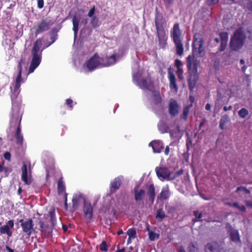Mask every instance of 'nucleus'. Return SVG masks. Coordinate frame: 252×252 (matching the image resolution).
Returning <instances> with one entry per match:
<instances>
[{"mask_svg":"<svg viewBox=\"0 0 252 252\" xmlns=\"http://www.w3.org/2000/svg\"><path fill=\"white\" fill-rule=\"evenodd\" d=\"M203 39L202 35L196 33L194 36L192 44V54L193 57L189 56L187 58V66L190 74L189 79V86L190 88H193L197 78L198 62L194 57H202L205 55V50L203 47Z\"/></svg>","mask_w":252,"mask_h":252,"instance_id":"1","label":"nucleus"},{"mask_svg":"<svg viewBox=\"0 0 252 252\" xmlns=\"http://www.w3.org/2000/svg\"><path fill=\"white\" fill-rule=\"evenodd\" d=\"M115 62L116 57L114 55L103 58L95 54L85 63L84 65V69L85 71H87V69L92 71L97 67L112 65Z\"/></svg>","mask_w":252,"mask_h":252,"instance_id":"2","label":"nucleus"},{"mask_svg":"<svg viewBox=\"0 0 252 252\" xmlns=\"http://www.w3.org/2000/svg\"><path fill=\"white\" fill-rule=\"evenodd\" d=\"M42 45V41L40 39H37L34 44L32 51V60L30 65L29 74L34 71L35 69L39 65L41 60V52L40 48Z\"/></svg>","mask_w":252,"mask_h":252,"instance_id":"3","label":"nucleus"},{"mask_svg":"<svg viewBox=\"0 0 252 252\" xmlns=\"http://www.w3.org/2000/svg\"><path fill=\"white\" fill-rule=\"evenodd\" d=\"M165 20L160 15H157L155 18V25L157 30V34L158 37V42L160 46L164 48L166 44L167 36L166 32L164 29Z\"/></svg>","mask_w":252,"mask_h":252,"instance_id":"4","label":"nucleus"},{"mask_svg":"<svg viewBox=\"0 0 252 252\" xmlns=\"http://www.w3.org/2000/svg\"><path fill=\"white\" fill-rule=\"evenodd\" d=\"M171 35L176 46L177 54L181 56L184 53V47L182 43L181 32L179 24H175L174 25Z\"/></svg>","mask_w":252,"mask_h":252,"instance_id":"5","label":"nucleus"},{"mask_svg":"<svg viewBox=\"0 0 252 252\" xmlns=\"http://www.w3.org/2000/svg\"><path fill=\"white\" fill-rule=\"evenodd\" d=\"M246 35L241 29L237 30L231 39L230 46L233 50H238L243 45Z\"/></svg>","mask_w":252,"mask_h":252,"instance_id":"6","label":"nucleus"},{"mask_svg":"<svg viewBox=\"0 0 252 252\" xmlns=\"http://www.w3.org/2000/svg\"><path fill=\"white\" fill-rule=\"evenodd\" d=\"M23 63V60L21 59L19 62V64L18 66V69L19 70V74L18 76L17 77L16 79L15 82L14 83L12 86H11L10 88L11 90V91L13 92V94L11 96L12 99L16 98L17 95H18L19 92H20V87L21 86V83L22 82V78H21V73H22V64Z\"/></svg>","mask_w":252,"mask_h":252,"instance_id":"7","label":"nucleus"},{"mask_svg":"<svg viewBox=\"0 0 252 252\" xmlns=\"http://www.w3.org/2000/svg\"><path fill=\"white\" fill-rule=\"evenodd\" d=\"M155 170L158 177L161 180H172L175 178V176H173V173L170 172L167 168L157 167Z\"/></svg>","mask_w":252,"mask_h":252,"instance_id":"8","label":"nucleus"},{"mask_svg":"<svg viewBox=\"0 0 252 252\" xmlns=\"http://www.w3.org/2000/svg\"><path fill=\"white\" fill-rule=\"evenodd\" d=\"M19 222L21 223L23 231L26 233L27 235L30 236L34 232L33 222L31 219L25 220L22 219L19 220Z\"/></svg>","mask_w":252,"mask_h":252,"instance_id":"9","label":"nucleus"},{"mask_svg":"<svg viewBox=\"0 0 252 252\" xmlns=\"http://www.w3.org/2000/svg\"><path fill=\"white\" fill-rule=\"evenodd\" d=\"M21 117L20 114V110L19 107H17L13 108L12 114L11 116V120L10 121V125L11 126H15L16 123L19 121V126L17 129L15 134L21 133V128L20 127Z\"/></svg>","mask_w":252,"mask_h":252,"instance_id":"10","label":"nucleus"},{"mask_svg":"<svg viewBox=\"0 0 252 252\" xmlns=\"http://www.w3.org/2000/svg\"><path fill=\"white\" fill-rule=\"evenodd\" d=\"M53 23L48 19H45L39 22L35 28V35L48 30Z\"/></svg>","mask_w":252,"mask_h":252,"instance_id":"11","label":"nucleus"},{"mask_svg":"<svg viewBox=\"0 0 252 252\" xmlns=\"http://www.w3.org/2000/svg\"><path fill=\"white\" fill-rule=\"evenodd\" d=\"M228 39V35L227 33L226 32L220 33L219 34V37H216L215 39V40L217 43L220 42V51H223L225 50L227 44Z\"/></svg>","mask_w":252,"mask_h":252,"instance_id":"12","label":"nucleus"},{"mask_svg":"<svg viewBox=\"0 0 252 252\" xmlns=\"http://www.w3.org/2000/svg\"><path fill=\"white\" fill-rule=\"evenodd\" d=\"M180 109V107L177 101L175 100H171L168 105L169 113L172 116H176Z\"/></svg>","mask_w":252,"mask_h":252,"instance_id":"13","label":"nucleus"},{"mask_svg":"<svg viewBox=\"0 0 252 252\" xmlns=\"http://www.w3.org/2000/svg\"><path fill=\"white\" fill-rule=\"evenodd\" d=\"M123 179L122 176H119L111 182L110 190L111 193H114L119 189Z\"/></svg>","mask_w":252,"mask_h":252,"instance_id":"14","label":"nucleus"},{"mask_svg":"<svg viewBox=\"0 0 252 252\" xmlns=\"http://www.w3.org/2000/svg\"><path fill=\"white\" fill-rule=\"evenodd\" d=\"M137 83L142 89L151 90L153 88V84L149 77H147L146 79L143 80H138Z\"/></svg>","mask_w":252,"mask_h":252,"instance_id":"15","label":"nucleus"},{"mask_svg":"<svg viewBox=\"0 0 252 252\" xmlns=\"http://www.w3.org/2000/svg\"><path fill=\"white\" fill-rule=\"evenodd\" d=\"M72 201L73 208H77L81 202H86L83 194L80 192H77L74 194Z\"/></svg>","mask_w":252,"mask_h":252,"instance_id":"16","label":"nucleus"},{"mask_svg":"<svg viewBox=\"0 0 252 252\" xmlns=\"http://www.w3.org/2000/svg\"><path fill=\"white\" fill-rule=\"evenodd\" d=\"M14 221L13 220H9L8 224L4 225L0 227V232L1 234H6L8 236H12V232L10 230V228L14 227Z\"/></svg>","mask_w":252,"mask_h":252,"instance_id":"17","label":"nucleus"},{"mask_svg":"<svg viewBox=\"0 0 252 252\" xmlns=\"http://www.w3.org/2000/svg\"><path fill=\"white\" fill-rule=\"evenodd\" d=\"M83 211L87 219L90 220L93 216V207L88 202H84Z\"/></svg>","mask_w":252,"mask_h":252,"instance_id":"18","label":"nucleus"},{"mask_svg":"<svg viewBox=\"0 0 252 252\" xmlns=\"http://www.w3.org/2000/svg\"><path fill=\"white\" fill-rule=\"evenodd\" d=\"M150 146H152L154 153H160L163 149V144L161 142L158 140L153 141L149 144Z\"/></svg>","mask_w":252,"mask_h":252,"instance_id":"19","label":"nucleus"},{"mask_svg":"<svg viewBox=\"0 0 252 252\" xmlns=\"http://www.w3.org/2000/svg\"><path fill=\"white\" fill-rule=\"evenodd\" d=\"M22 180L27 185H30L31 181L30 178L28 177V170L27 165L24 164L22 167Z\"/></svg>","mask_w":252,"mask_h":252,"instance_id":"20","label":"nucleus"},{"mask_svg":"<svg viewBox=\"0 0 252 252\" xmlns=\"http://www.w3.org/2000/svg\"><path fill=\"white\" fill-rule=\"evenodd\" d=\"M80 20V17L79 16L75 15L72 18L73 23V31L74 33V38H75L77 36V34L78 31L79 23Z\"/></svg>","mask_w":252,"mask_h":252,"instance_id":"21","label":"nucleus"},{"mask_svg":"<svg viewBox=\"0 0 252 252\" xmlns=\"http://www.w3.org/2000/svg\"><path fill=\"white\" fill-rule=\"evenodd\" d=\"M219 246L217 243L213 242L208 244L205 247V252H219Z\"/></svg>","mask_w":252,"mask_h":252,"instance_id":"22","label":"nucleus"},{"mask_svg":"<svg viewBox=\"0 0 252 252\" xmlns=\"http://www.w3.org/2000/svg\"><path fill=\"white\" fill-rule=\"evenodd\" d=\"M170 193L168 187H165L162 189L160 195L158 196V199L165 200L170 196Z\"/></svg>","mask_w":252,"mask_h":252,"instance_id":"23","label":"nucleus"},{"mask_svg":"<svg viewBox=\"0 0 252 252\" xmlns=\"http://www.w3.org/2000/svg\"><path fill=\"white\" fill-rule=\"evenodd\" d=\"M134 196L136 201H141L145 196V191L143 189H138V187L134 188Z\"/></svg>","mask_w":252,"mask_h":252,"instance_id":"24","label":"nucleus"},{"mask_svg":"<svg viewBox=\"0 0 252 252\" xmlns=\"http://www.w3.org/2000/svg\"><path fill=\"white\" fill-rule=\"evenodd\" d=\"M168 75L170 81V87L171 88L174 89L176 91H177L178 87L176 84V81L174 74L171 72H169Z\"/></svg>","mask_w":252,"mask_h":252,"instance_id":"25","label":"nucleus"},{"mask_svg":"<svg viewBox=\"0 0 252 252\" xmlns=\"http://www.w3.org/2000/svg\"><path fill=\"white\" fill-rule=\"evenodd\" d=\"M153 100L155 104H159L161 102L162 97L159 92L153 93Z\"/></svg>","mask_w":252,"mask_h":252,"instance_id":"26","label":"nucleus"},{"mask_svg":"<svg viewBox=\"0 0 252 252\" xmlns=\"http://www.w3.org/2000/svg\"><path fill=\"white\" fill-rule=\"evenodd\" d=\"M148 194L150 200H151L152 202L153 203L155 197V188L153 185H151L149 186L148 189Z\"/></svg>","mask_w":252,"mask_h":252,"instance_id":"27","label":"nucleus"},{"mask_svg":"<svg viewBox=\"0 0 252 252\" xmlns=\"http://www.w3.org/2000/svg\"><path fill=\"white\" fill-rule=\"evenodd\" d=\"M230 238L233 241L237 242L240 240L238 231L233 230L230 233Z\"/></svg>","mask_w":252,"mask_h":252,"instance_id":"28","label":"nucleus"},{"mask_svg":"<svg viewBox=\"0 0 252 252\" xmlns=\"http://www.w3.org/2000/svg\"><path fill=\"white\" fill-rule=\"evenodd\" d=\"M241 5L245 8L252 11V1L250 0H242Z\"/></svg>","mask_w":252,"mask_h":252,"instance_id":"29","label":"nucleus"},{"mask_svg":"<svg viewBox=\"0 0 252 252\" xmlns=\"http://www.w3.org/2000/svg\"><path fill=\"white\" fill-rule=\"evenodd\" d=\"M239 116L243 119L245 118L249 115V111L246 108H242L238 111Z\"/></svg>","mask_w":252,"mask_h":252,"instance_id":"30","label":"nucleus"},{"mask_svg":"<svg viewBox=\"0 0 252 252\" xmlns=\"http://www.w3.org/2000/svg\"><path fill=\"white\" fill-rule=\"evenodd\" d=\"M165 215L164 212L161 209H159L158 210L156 215V218L158 219L159 221L162 220L165 217Z\"/></svg>","mask_w":252,"mask_h":252,"instance_id":"31","label":"nucleus"},{"mask_svg":"<svg viewBox=\"0 0 252 252\" xmlns=\"http://www.w3.org/2000/svg\"><path fill=\"white\" fill-rule=\"evenodd\" d=\"M191 106H192V104H191L187 106L184 109L183 115V118L184 119L187 120L188 115L189 113V109L191 107Z\"/></svg>","mask_w":252,"mask_h":252,"instance_id":"32","label":"nucleus"},{"mask_svg":"<svg viewBox=\"0 0 252 252\" xmlns=\"http://www.w3.org/2000/svg\"><path fill=\"white\" fill-rule=\"evenodd\" d=\"M98 18L95 16L93 18H91L90 24L93 28H95L98 26Z\"/></svg>","mask_w":252,"mask_h":252,"instance_id":"33","label":"nucleus"},{"mask_svg":"<svg viewBox=\"0 0 252 252\" xmlns=\"http://www.w3.org/2000/svg\"><path fill=\"white\" fill-rule=\"evenodd\" d=\"M127 234L129 238H134L136 237V230L134 228L129 229L127 231Z\"/></svg>","mask_w":252,"mask_h":252,"instance_id":"34","label":"nucleus"},{"mask_svg":"<svg viewBox=\"0 0 252 252\" xmlns=\"http://www.w3.org/2000/svg\"><path fill=\"white\" fill-rule=\"evenodd\" d=\"M195 218L193 220L194 222L198 221L201 220V218L202 217V214L198 211H194L193 212Z\"/></svg>","mask_w":252,"mask_h":252,"instance_id":"35","label":"nucleus"},{"mask_svg":"<svg viewBox=\"0 0 252 252\" xmlns=\"http://www.w3.org/2000/svg\"><path fill=\"white\" fill-rule=\"evenodd\" d=\"M65 189V187L61 180L58 182V192L60 193H63Z\"/></svg>","mask_w":252,"mask_h":252,"instance_id":"36","label":"nucleus"},{"mask_svg":"<svg viewBox=\"0 0 252 252\" xmlns=\"http://www.w3.org/2000/svg\"><path fill=\"white\" fill-rule=\"evenodd\" d=\"M149 239L151 241H154L158 238L159 235L152 231L149 232Z\"/></svg>","mask_w":252,"mask_h":252,"instance_id":"37","label":"nucleus"},{"mask_svg":"<svg viewBox=\"0 0 252 252\" xmlns=\"http://www.w3.org/2000/svg\"><path fill=\"white\" fill-rule=\"evenodd\" d=\"M232 206L238 208L239 210L242 212H245L246 211V208L244 206L242 205H240L237 203H234L232 204Z\"/></svg>","mask_w":252,"mask_h":252,"instance_id":"38","label":"nucleus"},{"mask_svg":"<svg viewBox=\"0 0 252 252\" xmlns=\"http://www.w3.org/2000/svg\"><path fill=\"white\" fill-rule=\"evenodd\" d=\"M15 137L17 139L18 143L21 144L23 143V137L21 133L15 134Z\"/></svg>","mask_w":252,"mask_h":252,"instance_id":"39","label":"nucleus"},{"mask_svg":"<svg viewBox=\"0 0 252 252\" xmlns=\"http://www.w3.org/2000/svg\"><path fill=\"white\" fill-rule=\"evenodd\" d=\"M95 7L94 6L93 7H92L89 12H88V16L90 18H93L94 17H95V16H94V12H95Z\"/></svg>","mask_w":252,"mask_h":252,"instance_id":"40","label":"nucleus"},{"mask_svg":"<svg viewBox=\"0 0 252 252\" xmlns=\"http://www.w3.org/2000/svg\"><path fill=\"white\" fill-rule=\"evenodd\" d=\"M229 119L228 116L227 115H225L221 117L220 122L226 124L227 122H229Z\"/></svg>","mask_w":252,"mask_h":252,"instance_id":"41","label":"nucleus"},{"mask_svg":"<svg viewBox=\"0 0 252 252\" xmlns=\"http://www.w3.org/2000/svg\"><path fill=\"white\" fill-rule=\"evenodd\" d=\"M241 190L245 191L246 193H249L250 192L249 189L243 187H238L236 189V192H239Z\"/></svg>","mask_w":252,"mask_h":252,"instance_id":"42","label":"nucleus"},{"mask_svg":"<svg viewBox=\"0 0 252 252\" xmlns=\"http://www.w3.org/2000/svg\"><path fill=\"white\" fill-rule=\"evenodd\" d=\"M100 249L102 251L106 252L107 251L106 243L104 241H103L101 243V244L100 245Z\"/></svg>","mask_w":252,"mask_h":252,"instance_id":"43","label":"nucleus"},{"mask_svg":"<svg viewBox=\"0 0 252 252\" xmlns=\"http://www.w3.org/2000/svg\"><path fill=\"white\" fill-rule=\"evenodd\" d=\"M183 70L182 68H178L177 69V72H176V73L179 77V79H182V77H183Z\"/></svg>","mask_w":252,"mask_h":252,"instance_id":"44","label":"nucleus"},{"mask_svg":"<svg viewBox=\"0 0 252 252\" xmlns=\"http://www.w3.org/2000/svg\"><path fill=\"white\" fill-rule=\"evenodd\" d=\"M189 251H190L191 252H195V250H196V248L195 247L194 245L193 244H189Z\"/></svg>","mask_w":252,"mask_h":252,"instance_id":"45","label":"nucleus"},{"mask_svg":"<svg viewBox=\"0 0 252 252\" xmlns=\"http://www.w3.org/2000/svg\"><path fill=\"white\" fill-rule=\"evenodd\" d=\"M182 65V63L180 60H176L175 61V65H176V67L177 68V69L181 68V67Z\"/></svg>","mask_w":252,"mask_h":252,"instance_id":"46","label":"nucleus"},{"mask_svg":"<svg viewBox=\"0 0 252 252\" xmlns=\"http://www.w3.org/2000/svg\"><path fill=\"white\" fill-rule=\"evenodd\" d=\"M37 3H38V7L39 8H41L43 7V4H44L43 0H38Z\"/></svg>","mask_w":252,"mask_h":252,"instance_id":"47","label":"nucleus"},{"mask_svg":"<svg viewBox=\"0 0 252 252\" xmlns=\"http://www.w3.org/2000/svg\"><path fill=\"white\" fill-rule=\"evenodd\" d=\"M10 157H11L10 154L8 152H6L4 154V157L7 160H10Z\"/></svg>","mask_w":252,"mask_h":252,"instance_id":"48","label":"nucleus"},{"mask_svg":"<svg viewBox=\"0 0 252 252\" xmlns=\"http://www.w3.org/2000/svg\"><path fill=\"white\" fill-rule=\"evenodd\" d=\"M219 0H208V3L210 5L214 4L217 3Z\"/></svg>","mask_w":252,"mask_h":252,"instance_id":"49","label":"nucleus"},{"mask_svg":"<svg viewBox=\"0 0 252 252\" xmlns=\"http://www.w3.org/2000/svg\"><path fill=\"white\" fill-rule=\"evenodd\" d=\"M183 173V171L182 170H180L179 171L173 174V176H175V178L176 177H177L178 176H179V175H180L181 174H182Z\"/></svg>","mask_w":252,"mask_h":252,"instance_id":"50","label":"nucleus"},{"mask_svg":"<svg viewBox=\"0 0 252 252\" xmlns=\"http://www.w3.org/2000/svg\"><path fill=\"white\" fill-rule=\"evenodd\" d=\"M88 23V18H85L82 20L81 21V24H82L84 25H86Z\"/></svg>","mask_w":252,"mask_h":252,"instance_id":"51","label":"nucleus"},{"mask_svg":"<svg viewBox=\"0 0 252 252\" xmlns=\"http://www.w3.org/2000/svg\"><path fill=\"white\" fill-rule=\"evenodd\" d=\"M178 252H186V251L183 246H180L179 248Z\"/></svg>","mask_w":252,"mask_h":252,"instance_id":"52","label":"nucleus"},{"mask_svg":"<svg viewBox=\"0 0 252 252\" xmlns=\"http://www.w3.org/2000/svg\"><path fill=\"white\" fill-rule=\"evenodd\" d=\"M246 204H247V206L252 208V201H251V200L247 201Z\"/></svg>","mask_w":252,"mask_h":252,"instance_id":"53","label":"nucleus"},{"mask_svg":"<svg viewBox=\"0 0 252 252\" xmlns=\"http://www.w3.org/2000/svg\"><path fill=\"white\" fill-rule=\"evenodd\" d=\"M232 108V106H229V107H226V106H225L223 107V110L225 111H226L227 110H231Z\"/></svg>","mask_w":252,"mask_h":252,"instance_id":"54","label":"nucleus"},{"mask_svg":"<svg viewBox=\"0 0 252 252\" xmlns=\"http://www.w3.org/2000/svg\"><path fill=\"white\" fill-rule=\"evenodd\" d=\"M5 249L6 250H7V251L8 252H14L13 250H12V249H11L10 247H9L8 246H6L5 247Z\"/></svg>","mask_w":252,"mask_h":252,"instance_id":"55","label":"nucleus"},{"mask_svg":"<svg viewBox=\"0 0 252 252\" xmlns=\"http://www.w3.org/2000/svg\"><path fill=\"white\" fill-rule=\"evenodd\" d=\"M169 152V148L168 146H166L165 150V154L168 155Z\"/></svg>","mask_w":252,"mask_h":252,"instance_id":"56","label":"nucleus"},{"mask_svg":"<svg viewBox=\"0 0 252 252\" xmlns=\"http://www.w3.org/2000/svg\"><path fill=\"white\" fill-rule=\"evenodd\" d=\"M167 4H170L172 3L173 0H163Z\"/></svg>","mask_w":252,"mask_h":252,"instance_id":"57","label":"nucleus"},{"mask_svg":"<svg viewBox=\"0 0 252 252\" xmlns=\"http://www.w3.org/2000/svg\"><path fill=\"white\" fill-rule=\"evenodd\" d=\"M211 105L209 103H207L205 106V108L207 110H210L211 109Z\"/></svg>","mask_w":252,"mask_h":252,"instance_id":"58","label":"nucleus"},{"mask_svg":"<svg viewBox=\"0 0 252 252\" xmlns=\"http://www.w3.org/2000/svg\"><path fill=\"white\" fill-rule=\"evenodd\" d=\"M72 100L70 99H67L66 100V103L68 105H70L72 103Z\"/></svg>","mask_w":252,"mask_h":252,"instance_id":"59","label":"nucleus"},{"mask_svg":"<svg viewBox=\"0 0 252 252\" xmlns=\"http://www.w3.org/2000/svg\"><path fill=\"white\" fill-rule=\"evenodd\" d=\"M225 125V124H224L221 122H220V127L221 129H223L224 128Z\"/></svg>","mask_w":252,"mask_h":252,"instance_id":"60","label":"nucleus"},{"mask_svg":"<svg viewBox=\"0 0 252 252\" xmlns=\"http://www.w3.org/2000/svg\"><path fill=\"white\" fill-rule=\"evenodd\" d=\"M248 32L249 33V37L252 38V29L251 31H249Z\"/></svg>","mask_w":252,"mask_h":252,"instance_id":"61","label":"nucleus"},{"mask_svg":"<svg viewBox=\"0 0 252 252\" xmlns=\"http://www.w3.org/2000/svg\"><path fill=\"white\" fill-rule=\"evenodd\" d=\"M246 69H247V67L246 65H244L242 68H241V70L243 72H245L246 70Z\"/></svg>","mask_w":252,"mask_h":252,"instance_id":"62","label":"nucleus"},{"mask_svg":"<svg viewBox=\"0 0 252 252\" xmlns=\"http://www.w3.org/2000/svg\"><path fill=\"white\" fill-rule=\"evenodd\" d=\"M22 192V189L21 187H19L18 189V193L19 195L21 194Z\"/></svg>","mask_w":252,"mask_h":252,"instance_id":"63","label":"nucleus"},{"mask_svg":"<svg viewBox=\"0 0 252 252\" xmlns=\"http://www.w3.org/2000/svg\"><path fill=\"white\" fill-rule=\"evenodd\" d=\"M191 144V142L190 141H187V146L188 148H189V145Z\"/></svg>","mask_w":252,"mask_h":252,"instance_id":"64","label":"nucleus"}]
</instances>
